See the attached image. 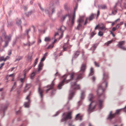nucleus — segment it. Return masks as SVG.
<instances>
[{"instance_id":"1","label":"nucleus","mask_w":126,"mask_h":126,"mask_svg":"<svg viewBox=\"0 0 126 126\" xmlns=\"http://www.w3.org/2000/svg\"><path fill=\"white\" fill-rule=\"evenodd\" d=\"M103 81L102 84L98 86L97 90V94L99 96L103 93L105 90V87H107V83L106 80L105 76L104 73L103 74Z\"/></svg>"},{"instance_id":"2","label":"nucleus","mask_w":126,"mask_h":126,"mask_svg":"<svg viewBox=\"0 0 126 126\" xmlns=\"http://www.w3.org/2000/svg\"><path fill=\"white\" fill-rule=\"evenodd\" d=\"M80 86L79 85H77L76 82H74L72 79V82L71 83L70 89L69 91V95L68 97L69 100L71 99L73 97L74 94V92L73 90L76 89H79Z\"/></svg>"},{"instance_id":"3","label":"nucleus","mask_w":126,"mask_h":126,"mask_svg":"<svg viewBox=\"0 0 126 126\" xmlns=\"http://www.w3.org/2000/svg\"><path fill=\"white\" fill-rule=\"evenodd\" d=\"M93 97V95L92 94H89L88 99L91 102L89 104L88 109V110L89 113L91 112L94 111V110L96 105V102L95 101H92Z\"/></svg>"},{"instance_id":"4","label":"nucleus","mask_w":126,"mask_h":126,"mask_svg":"<svg viewBox=\"0 0 126 126\" xmlns=\"http://www.w3.org/2000/svg\"><path fill=\"white\" fill-rule=\"evenodd\" d=\"M2 36L4 37L5 40V44L3 46V47L4 48L8 45L9 42L11 40V36L10 35L8 37H7L5 35V32L3 31L2 33Z\"/></svg>"},{"instance_id":"5","label":"nucleus","mask_w":126,"mask_h":126,"mask_svg":"<svg viewBox=\"0 0 126 126\" xmlns=\"http://www.w3.org/2000/svg\"><path fill=\"white\" fill-rule=\"evenodd\" d=\"M86 68V64H82L81 69L80 71V73L77 76V80L81 79L82 78V76L83 74V72L85 71Z\"/></svg>"},{"instance_id":"6","label":"nucleus","mask_w":126,"mask_h":126,"mask_svg":"<svg viewBox=\"0 0 126 126\" xmlns=\"http://www.w3.org/2000/svg\"><path fill=\"white\" fill-rule=\"evenodd\" d=\"M65 115V113H64L63 114V118L61 120L62 122L65 121V122L68 119H69L71 118V112H68L66 115V116H64V115Z\"/></svg>"},{"instance_id":"7","label":"nucleus","mask_w":126,"mask_h":126,"mask_svg":"<svg viewBox=\"0 0 126 126\" xmlns=\"http://www.w3.org/2000/svg\"><path fill=\"white\" fill-rule=\"evenodd\" d=\"M45 11L46 14L48 15H49L50 14H51L52 15L55 12L54 8L53 6L50 7L48 9H46L45 10Z\"/></svg>"},{"instance_id":"8","label":"nucleus","mask_w":126,"mask_h":126,"mask_svg":"<svg viewBox=\"0 0 126 126\" xmlns=\"http://www.w3.org/2000/svg\"><path fill=\"white\" fill-rule=\"evenodd\" d=\"M121 110H122V109L117 110L116 111V113L113 114H111L112 112L111 111H110V114L108 118V119L111 120L115 116L116 113L118 114H119V112Z\"/></svg>"},{"instance_id":"9","label":"nucleus","mask_w":126,"mask_h":126,"mask_svg":"<svg viewBox=\"0 0 126 126\" xmlns=\"http://www.w3.org/2000/svg\"><path fill=\"white\" fill-rule=\"evenodd\" d=\"M66 29V27L63 26H61L60 29L58 30V32L55 33V36L58 35L59 33L60 32L63 33L65 30Z\"/></svg>"},{"instance_id":"10","label":"nucleus","mask_w":126,"mask_h":126,"mask_svg":"<svg viewBox=\"0 0 126 126\" xmlns=\"http://www.w3.org/2000/svg\"><path fill=\"white\" fill-rule=\"evenodd\" d=\"M30 93L28 95L26 98V99L28 100V102H25L24 103V105L25 107V108H29V105L30 104L31 101L30 99L29 98V97L30 96Z\"/></svg>"},{"instance_id":"11","label":"nucleus","mask_w":126,"mask_h":126,"mask_svg":"<svg viewBox=\"0 0 126 126\" xmlns=\"http://www.w3.org/2000/svg\"><path fill=\"white\" fill-rule=\"evenodd\" d=\"M125 42V41H123L118 42V43L117 46L120 48L124 50H126V48L125 47L122 46V45Z\"/></svg>"},{"instance_id":"12","label":"nucleus","mask_w":126,"mask_h":126,"mask_svg":"<svg viewBox=\"0 0 126 126\" xmlns=\"http://www.w3.org/2000/svg\"><path fill=\"white\" fill-rule=\"evenodd\" d=\"M70 81V80L69 79L67 80H66L65 78L62 81L60 82L58 85V89H61V87L63 85V83L65 81H67V83L68 82Z\"/></svg>"},{"instance_id":"13","label":"nucleus","mask_w":126,"mask_h":126,"mask_svg":"<svg viewBox=\"0 0 126 126\" xmlns=\"http://www.w3.org/2000/svg\"><path fill=\"white\" fill-rule=\"evenodd\" d=\"M78 6V5L77 4L76 7L74 8V14L71 21L72 25H73L74 23V18L75 16V11L77 8Z\"/></svg>"},{"instance_id":"14","label":"nucleus","mask_w":126,"mask_h":126,"mask_svg":"<svg viewBox=\"0 0 126 126\" xmlns=\"http://www.w3.org/2000/svg\"><path fill=\"white\" fill-rule=\"evenodd\" d=\"M99 9L104 10L107 9V6L106 4H102L98 6Z\"/></svg>"},{"instance_id":"15","label":"nucleus","mask_w":126,"mask_h":126,"mask_svg":"<svg viewBox=\"0 0 126 126\" xmlns=\"http://www.w3.org/2000/svg\"><path fill=\"white\" fill-rule=\"evenodd\" d=\"M38 91L39 94L41 97V99L42 100L43 97L42 93L43 92V91L42 90L40 89V88L39 87L38 89Z\"/></svg>"},{"instance_id":"16","label":"nucleus","mask_w":126,"mask_h":126,"mask_svg":"<svg viewBox=\"0 0 126 126\" xmlns=\"http://www.w3.org/2000/svg\"><path fill=\"white\" fill-rule=\"evenodd\" d=\"M55 80V79H54L53 80V81L52 82L51 84V85L50 86L49 88L47 89L46 90V93H47L48 91L50 89H53V86L54 85V83L53 82V81Z\"/></svg>"},{"instance_id":"17","label":"nucleus","mask_w":126,"mask_h":126,"mask_svg":"<svg viewBox=\"0 0 126 126\" xmlns=\"http://www.w3.org/2000/svg\"><path fill=\"white\" fill-rule=\"evenodd\" d=\"M82 116L80 115L79 113L77 114L76 116V120H79L81 121L82 120Z\"/></svg>"},{"instance_id":"18","label":"nucleus","mask_w":126,"mask_h":126,"mask_svg":"<svg viewBox=\"0 0 126 126\" xmlns=\"http://www.w3.org/2000/svg\"><path fill=\"white\" fill-rule=\"evenodd\" d=\"M83 28L84 27H83V28H82V25L80 23H79L76 28V29L78 30H82Z\"/></svg>"},{"instance_id":"19","label":"nucleus","mask_w":126,"mask_h":126,"mask_svg":"<svg viewBox=\"0 0 126 126\" xmlns=\"http://www.w3.org/2000/svg\"><path fill=\"white\" fill-rule=\"evenodd\" d=\"M96 16V14H92L89 16V20L90 21L94 19V16Z\"/></svg>"},{"instance_id":"20","label":"nucleus","mask_w":126,"mask_h":126,"mask_svg":"<svg viewBox=\"0 0 126 126\" xmlns=\"http://www.w3.org/2000/svg\"><path fill=\"white\" fill-rule=\"evenodd\" d=\"M8 105V104H6L4 107H2L1 108V110H2L4 114L5 110L7 108Z\"/></svg>"},{"instance_id":"21","label":"nucleus","mask_w":126,"mask_h":126,"mask_svg":"<svg viewBox=\"0 0 126 126\" xmlns=\"http://www.w3.org/2000/svg\"><path fill=\"white\" fill-rule=\"evenodd\" d=\"M85 91H82L80 96V98L81 99H83L85 97Z\"/></svg>"},{"instance_id":"22","label":"nucleus","mask_w":126,"mask_h":126,"mask_svg":"<svg viewBox=\"0 0 126 126\" xmlns=\"http://www.w3.org/2000/svg\"><path fill=\"white\" fill-rule=\"evenodd\" d=\"M79 51H76L75 53V55L74 56V57L72 59V62L73 61V59L74 58H76L77 56L79 55Z\"/></svg>"},{"instance_id":"23","label":"nucleus","mask_w":126,"mask_h":126,"mask_svg":"<svg viewBox=\"0 0 126 126\" xmlns=\"http://www.w3.org/2000/svg\"><path fill=\"white\" fill-rule=\"evenodd\" d=\"M32 55H28L27 58V60L28 62H31L32 60Z\"/></svg>"},{"instance_id":"24","label":"nucleus","mask_w":126,"mask_h":126,"mask_svg":"<svg viewBox=\"0 0 126 126\" xmlns=\"http://www.w3.org/2000/svg\"><path fill=\"white\" fill-rule=\"evenodd\" d=\"M94 73V69L92 67H91L90 69V72L89 74V75L90 76L92 75H93Z\"/></svg>"},{"instance_id":"25","label":"nucleus","mask_w":126,"mask_h":126,"mask_svg":"<svg viewBox=\"0 0 126 126\" xmlns=\"http://www.w3.org/2000/svg\"><path fill=\"white\" fill-rule=\"evenodd\" d=\"M120 27L119 24H117L115 27H113L112 29V31H115L116 29H118Z\"/></svg>"},{"instance_id":"26","label":"nucleus","mask_w":126,"mask_h":126,"mask_svg":"<svg viewBox=\"0 0 126 126\" xmlns=\"http://www.w3.org/2000/svg\"><path fill=\"white\" fill-rule=\"evenodd\" d=\"M84 21L81 18H80L79 19H78L77 20V22L79 23H82Z\"/></svg>"},{"instance_id":"27","label":"nucleus","mask_w":126,"mask_h":126,"mask_svg":"<svg viewBox=\"0 0 126 126\" xmlns=\"http://www.w3.org/2000/svg\"><path fill=\"white\" fill-rule=\"evenodd\" d=\"M67 44H64V46H63V50L64 51H66V50L67 49Z\"/></svg>"},{"instance_id":"28","label":"nucleus","mask_w":126,"mask_h":126,"mask_svg":"<svg viewBox=\"0 0 126 126\" xmlns=\"http://www.w3.org/2000/svg\"><path fill=\"white\" fill-rule=\"evenodd\" d=\"M16 86V82H15L14 83V84L13 86H12L11 90V91H12L14 89Z\"/></svg>"},{"instance_id":"29","label":"nucleus","mask_w":126,"mask_h":126,"mask_svg":"<svg viewBox=\"0 0 126 126\" xmlns=\"http://www.w3.org/2000/svg\"><path fill=\"white\" fill-rule=\"evenodd\" d=\"M99 107L100 109H101V108L102 105V103L103 102V101L101 100H99Z\"/></svg>"},{"instance_id":"30","label":"nucleus","mask_w":126,"mask_h":126,"mask_svg":"<svg viewBox=\"0 0 126 126\" xmlns=\"http://www.w3.org/2000/svg\"><path fill=\"white\" fill-rule=\"evenodd\" d=\"M99 28L101 30H104V31L106 29L105 28V25H104L101 27H99Z\"/></svg>"},{"instance_id":"31","label":"nucleus","mask_w":126,"mask_h":126,"mask_svg":"<svg viewBox=\"0 0 126 126\" xmlns=\"http://www.w3.org/2000/svg\"><path fill=\"white\" fill-rule=\"evenodd\" d=\"M30 84H26L25 86V87L24 90V92H25L29 88V87H28L27 86H30Z\"/></svg>"},{"instance_id":"32","label":"nucleus","mask_w":126,"mask_h":126,"mask_svg":"<svg viewBox=\"0 0 126 126\" xmlns=\"http://www.w3.org/2000/svg\"><path fill=\"white\" fill-rule=\"evenodd\" d=\"M22 57L21 56H19L17 58H16L15 60V62L18 61L22 59Z\"/></svg>"},{"instance_id":"33","label":"nucleus","mask_w":126,"mask_h":126,"mask_svg":"<svg viewBox=\"0 0 126 126\" xmlns=\"http://www.w3.org/2000/svg\"><path fill=\"white\" fill-rule=\"evenodd\" d=\"M21 21L20 19H17L16 20V23L18 25H20L21 24Z\"/></svg>"},{"instance_id":"34","label":"nucleus","mask_w":126,"mask_h":126,"mask_svg":"<svg viewBox=\"0 0 126 126\" xmlns=\"http://www.w3.org/2000/svg\"><path fill=\"white\" fill-rule=\"evenodd\" d=\"M35 75V72H33L31 75V77H30V78L31 79H33V78L34 77Z\"/></svg>"},{"instance_id":"35","label":"nucleus","mask_w":126,"mask_h":126,"mask_svg":"<svg viewBox=\"0 0 126 126\" xmlns=\"http://www.w3.org/2000/svg\"><path fill=\"white\" fill-rule=\"evenodd\" d=\"M98 34L99 36H101L103 35V32H102L100 30H99V31L98 33Z\"/></svg>"},{"instance_id":"36","label":"nucleus","mask_w":126,"mask_h":126,"mask_svg":"<svg viewBox=\"0 0 126 126\" xmlns=\"http://www.w3.org/2000/svg\"><path fill=\"white\" fill-rule=\"evenodd\" d=\"M2 61H4V56H2L0 58V61L2 62Z\"/></svg>"},{"instance_id":"37","label":"nucleus","mask_w":126,"mask_h":126,"mask_svg":"<svg viewBox=\"0 0 126 126\" xmlns=\"http://www.w3.org/2000/svg\"><path fill=\"white\" fill-rule=\"evenodd\" d=\"M75 73L74 72L72 73L70 75V78L71 79H72L74 76Z\"/></svg>"},{"instance_id":"38","label":"nucleus","mask_w":126,"mask_h":126,"mask_svg":"<svg viewBox=\"0 0 126 126\" xmlns=\"http://www.w3.org/2000/svg\"><path fill=\"white\" fill-rule=\"evenodd\" d=\"M68 16V15H66L63 17H62L61 18V19L63 20V21L65 18L66 17Z\"/></svg>"},{"instance_id":"39","label":"nucleus","mask_w":126,"mask_h":126,"mask_svg":"<svg viewBox=\"0 0 126 126\" xmlns=\"http://www.w3.org/2000/svg\"><path fill=\"white\" fill-rule=\"evenodd\" d=\"M50 38L49 37H46L45 38V41H48L50 40Z\"/></svg>"},{"instance_id":"40","label":"nucleus","mask_w":126,"mask_h":126,"mask_svg":"<svg viewBox=\"0 0 126 126\" xmlns=\"http://www.w3.org/2000/svg\"><path fill=\"white\" fill-rule=\"evenodd\" d=\"M59 33H61V35L60 36L59 38V39H61L62 37L63 34V33L61 32L59 33Z\"/></svg>"},{"instance_id":"41","label":"nucleus","mask_w":126,"mask_h":126,"mask_svg":"<svg viewBox=\"0 0 126 126\" xmlns=\"http://www.w3.org/2000/svg\"><path fill=\"white\" fill-rule=\"evenodd\" d=\"M53 45L51 46V45H49L47 47V49H48L49 48H52L53 47Z\"/></svg>"},{"instance_id":"42","label":"nucleus","mask_w":126,"mask_h":126,"mask_svg":"<svg viewBox=\"0 0 126 126\" xmlns=\"http://www.w3.org/2000/svg\"><path fill=\"white\" fill-rule=\"evenodd\" d=\"M96 45L94 44L93 46L92 47V48H93L94 49V50L96 48Z\"/></svg>"},{"instance_id":"43","label":"nucleus","mask_w":126,"mask_h":126,"mask_svg":"<svg viewBox=\"0 0 126 126\" xmlns=\"http://www.w3.org/2000/svg\"><path fill=\"white\" fill-rule=\"evenodd\" d=\"M43 65V63L41 62L40 63V64H39L38 66H40V67H42Z\"/></svg>"},{"instance_id":"44","label":"nucleus","mask_w":126,"mask_h":126,"mask_svg":"<svg viewBox=\"0 0 126 126\" xmlns=\"http://www.w3.org/2000/svg\"><path fill=\"white\" fill-rule=\"evenodd\" d=\"M30 31V29L26 30V32L27 35H28L29 32Z\"/></svg>"},{"instance_id":"45","label":"nucleus","mask_w":126,"mask_h":126,"mask_svg":"<svg viewBox=\"0 0 126 126\" xmlns=\"http://www.w3.org/2000/svg\"><path fill=\"white\" fill-rule=\"evenodd\" d=\"M38 72H39L42 69V67H40V66H38Z\"/></svg>"},{"instance_id":"46","label":"nucleus","mask_w":126,"mask_h":126,"mask_svg":"<svg viewBox=\"0 0 126 126\" xmlns=\"http://www.w3.org/2000/svg\"><path fill=\"white\" fill-rule=\"evenodd\" d=\"M122 109V110H123L124 111L126 112V105L124 108Z\"/></svg>"},{"instance_id":"47","label":"nucleus","mask_w":126,"mask_h":126,"mask_svg":"<svg viewBox=\"0 0 126 126\" xmlns=\"http://www.w3.org/2000/svg\"><path fill=\"white\" fill-rule=\"evenodd\" d=\"M112 41V40H110L108 41L107 43V45L108 46L109 44L111 43Z\"/></svg>"},{"instance_id":"48","label":"nucleus","mask_w":126,"mask_h":126,"mask_svg":"<svg viewBox=\"0 0 126 126\" xmlns=\"http://www.w3.org/2000/svg\"><path fill=\"white\" fill-rule=\"evenodd\" d=\"M12 53V51L11 50H9L8 51V55H10Z\"/></svg>"},{"instance_id":"49","label":"nucleus","mask_w":126,"mask_h":126,"mask_svg":"<svg viewBox=\"0 0 126 126\" xmlns=\"http://www.w3.org/2000/svg\"><path fill=\"white\" fill-rule=\"evenodd\" d=\"M10 57L8 56H7L4 58V61H6L7 60H8L9 59Z\"/></svg>"},{"instance_id":"50","label":"nucleus","mask_w":126,"mask_h":126,"mask_svg":"<svg viewBox=\"0 0 126 126\" xmlns=\"http://www.w3.org/2000/svg\"><path fill=\"white\" fill-rule=\"evenodd\" d=\"M38 58H36L35 60V62H34V63H35V64H37V63L38 62Z\"/></svg>"},{"instance_id":"51","label":"nucleus","mask_w":126,"mask_h":126,"mask_svg":"<svg viewBox=\"0 0 126 126\" xmlns=\"http://www.w3.org/2000/svg\"><path fill=\"white\" fill-rule=\"evenodd\" d=\"M25 79L24 78H21L20 79V80L21 82H23L24 81V80Z\"/></svg>"},{"instance_id":"52","label":"nucleus","mask_w":126,"mask_h":126,"mask_svg":"<svg viewBox=\"0 0 126 126\" xmlns=\"http://www.w3.org/2000/svg\"><path fill=\"white\" fill-rule=\"evenodd\" d=\"M95 34L94 32H92L91 33V37H92Z\"/></svg>"},{"instance_id":"53","label":"nucleus","mask_w":126,"mask_h":126,"mask_svg":"<svg viewBox=\"0 0 126 126\" xmlns=\"http://www.w3.org/2000/svg\"><path fill=\"white\" fill-rule=\"evenodd\" d=\"M45 57H43L41 59V61H43L45 60Z\"/></svg>"},{"instance_id":"54","label":"nucleus","mask_w":126,"mask_h":126,"mask_svg":"<svg viewBox=\"0 0 126 126\" xmlns=\"http://www.w3.org/2000/svg\"><path fill=\"white\" fill-rule=\"evenodd\" d=\"M59 113V111L57 112L56 113L55 115H54L53 116H57Z\"/></svg>"},{"instance_id":"55","label":"nucleus","mask_w":126,"mask_h":126,"mask_svg":"<svg viewBox=\"0 0 126 126\" xmlns=\"http://www.w3.org/2000/svg\"><path fill=\"white\" fill-rule=\"evenodd\" d=\"M94 64L96 66L98 67L99 66V65L98 64H97L95 62H94Z\"/></svg>"},{"instance_id":"56","label":"nucleus","mask_w":126,"mask_h":126,"mask_svg":"<svg viewBox=\"0 0 126 126\" xmlns=\"http://www.w3.org/2000/svg\"><path fill=\"white\" fill-rule=\"evenodd\" d=\"M39 6L40 9L42 11H44V9L42 8L40 5H39Z\"/></svg>"},{"instance_id":"57","label":"nucleus","mask_w":126,"mask_h":126,"mask_svg":"<svg viewBox=\"0 0 126 126\" xmlns=\"http://www.w3.org/2000/svg\"><path fill=\"white\" fill-rule=\"evenodd\" d=\"M9 77H14V74H10L9 75Z\"/></svg>"},{"instance_id":"58","label":"nucleus","mask_w":126,"mask_h":126,"mask_svg":"<svg viewBox=\"0 0 126 126\" xmlns=\"http://www.w3.org/2000/svg\"><path fill=\"white\" fill-rule=\"evenodd\" d=\"M110 33L112 34V35L113 36V37H115V35L114 34H113V33L112 32L110 31Z\"/></svg>"},{"instance_id":"59","label":"nucleus","mask_w":126,"mask_h":126,"mask_svg":"<svg viewBox=\"0 0 126 126\" xmlns=\"http://www.w3.org/2000/svg\"><path fill=\"white\" fill-rule=\"evenodd\" d=\"M100 13V12L98 10L97 12V17L99 15Z\"/></svg>"},{"instance_id":"60","label":"nucleus","mask_w":126,"mask_h":126,"mask_svg":"<svg viewBox=\"0 0 126 126\" xmlns=\"http://www.w3.org/2000/svg\"><path fill=\"white\" fill-rule=\"evenodd\" d=\"M47 53L46 52L44 54V57H45L47 56Z\"/></svg>"},{"instance_id":"61","label":"nucleus","mask_w":126,"mask_h":126,"mask_svg":"<svg viewBox=\"0 0 126 126\" xmlns=\"http://www.w3.org/2000/svg\"><path fill=\"white\" fill-rule=\"evenodd\" d=\"M4 63H1L0 65V66L1 67L3 66L4 65Z\"/></svg>"},{"instance_id":"62","label":"nucleus","mask_w":126,"mask_h":126,"mask_svg":"<svg viewBox=\"0 0 126 126\" xmlns=\"http://www.w3.org/2000/svg\"><path fill=\"white\" fill-rule=\"evenodd\" d=\"M87 23V18H86L85 20L84 25L86 24Z\"/></svg>"},{"instance_id":"63","label":"nucleus","mask_w":126,"mask_h":126,"mask_svg":"<svg viewBox=\"0 0 126 126\" xmlns=\"http://www.w3.org/2000/svg\"><path fill=\"white\" fill-rule=\"evenodd\" d=\"M28 45L29 46H30L31 45H32L31 44V43H30V42L29 41H28Z\"/></svg>"},{"instance_id":"64","label":"nucleus","mask_w":126,"mask_h":126,"mask_svg":"<svg viewBox=\"0 0 126 126\" xmlns=\"http://www.w3.org/2000/svg\"><path fill=\"white\" fill-rule=\"evenodd\" d=\"M80 126H84V124L83 123H81Z\"/></svg>"}]
</instances>
